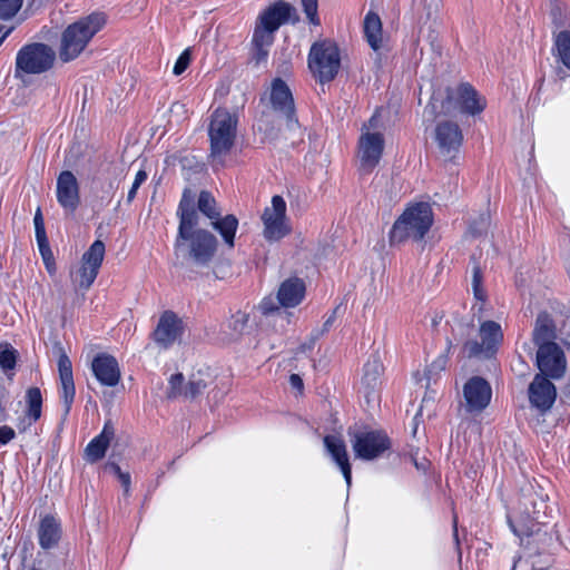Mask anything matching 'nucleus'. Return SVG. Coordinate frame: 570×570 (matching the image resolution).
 Returning a JSON list of instances; mask_svg holds the SVG:
<instances>
[{
  "label": "nucleus",
  "mask_w": 570,
  "mask_h": 570,
  "mask_svg": "<svg viewBox=\"0 0 570 570\" xmlns=\"http://www.w3.org/2000/svg\"><path fill=\"white\" fill-rule=\"evenodd\" d=\"M177 216L179 225L174 244L175 255L189 266L209 267L216 256L218 242L214 234L197 227L199 215L187 189L179 202Z\"/></svg>",
  "instance_id": "obj_1"
},
{
  "label": "nucleus",
  "mask_w": 570,
  "mask_h": 570,
  "mask_svg": "<svg viewBox=\"0 0 570 570\" xmlns=\"http://www.w3.org/2000/svg\"><path fill=\"white\" fill-rule=\"evenodd\" d=\"M294 11L289 3L278 1L258 16L252 37V60L257 66L267 61L275 32L282 24L289 21Z\"/></svg>",
  "instance_id": "obj_2"
},
{
  "label": "nucleus",
  "mask_w": 570,
  "mask_h": 570,
  "mask_svg": "<svg viewBox=\"0 0 570 570\" xmlns=\"http://www.w3.org/2000/svg\"><path fill=\"white\" fill-rule=\"evenodd\" d=\"M105 24L106 17L101 12H94L69 24L61 35L59 46L60 60L69 62L78 58Z\"/></svg>",
  "instance_id": "obj_3"
},
{
  "label": "nucleus",
  "mask_w": 570,
  "mask_h": 570,
  "mask_svg": "<svg viewBox=\"0 0 570 570\" xmlns=\"http://www.w3.org/2000/svg\"><path fill=\"white\" fill-rule=\"evenodd\" d=\"M238 119L227 109L218 108L210 117L208 137L210 141V159L214 167H223L225 158L232 150L236 139Z\"/></svg>",
  "instance_id": "obj_4"
},
{
  "label": "nucleus",
  "mask_w": 570,
  "mask_h": 570,
  "mask_svg": "<svg viewBox=\"0 0 570 570\" xmlns=\"http://www.w3.org/2000/svg\"><path fill=\"white\" fill-rule=\"evenodd\" d=\"M433 224L432 208L426 203H417L407 207L395 220L390 232L391 243H403L407 239L421 240Z\"/></svg>",
  "instance_id": "obj_5"
},
{
  "label": "nucleus",
  "mask_w": 570,
  "mask_h": 570,
  "mask_svg": "<svg viewBox=\"0 0 570 570\" xmlns=\"http://www.w3.org/2000/svg\"><path fill=\"white\" fill-rule=\"evenodd\" d=\"M307 65L318 82L332 81L341 68V52L336 42L330 39L314 42L308 52Z\"/></svg>",
  "instance_id": "obj_6"
},
{
  "label": "nucleus",
  "mask_w": 570,
  "mask_h": 570,
  "mask_svg": "<svg viewBox=\"0 0 570 570\" xmlns=\"http://www.w3.org/2000/svg\"><path fill=\"white\" fill-rule=\"evenodd\" d=\"M379 115L375 112L361 129L357 145V157L360 169L364 174L373 171L379 165L384 150V136L382 132L373 131L379 127Z\"/></svg>",
  "instance_id": "obj_7"
},
{
  "label": "nucleus",
  "mask_w": 570,
  "mask_h": 570,
  "mask_svg": "<svg viewBox=\"0 0 570 570\" xmlns=\"http://www.w3.org/2000/svg\"><path fill=\"white\" fill-rule=\"evenodd\" d=\"M56 60V52L45 43H31L22 47L16 58V77L22 73L39 75L48 71Z\"/></svg>",
  "instance_id": "obj_8"
},
{
  "label": "nucleus",
  "mask_w": 570,
  "mask_h": 570,
  "mask_svg": "<svg viewBox=\"0 0 570 570\" xmlns=\"http://www.w3.org/2000/svg\"><path fill=\"white\" fill-rule=\"evenodd\" d=\"M261 219L263 223V237L267 242H279L292 232V226L286 215V202L279 195L272 197L271 206L265 207Z\"/></svg>",
  "instance_id": "obj_9"
},
{
  "label": "nucleus",
  "mask_w": 570,
  "mask_h": 570,
  "mask_svg": "<svg viewBox=\"0 0 570 570\" xmlns=\"http://www.w3.org/2000/svg\"><path fill=\"white\" fill-rule=\"evenodd\" d=\"M480 341L466 340L462 346V354L469 358H489L498 350L503 340L502 328L494 321H484L479 328Z\"/></svg>",
  "instance_id": "obj_10"
},
{
  "label": "nucleus",
  "mask_w": 570,
  "mask_h": 570,
  "mask_svg": "<svg viewBox=\"0 0 570 570\" xmlns=\"http://www.w3.org/2000/svg\"><path fill=\"white\" fill-rule=\"evenodd\" d=\"M355 458L372 461L382 456L391 448V440L381 430L348 431Z\"/></svg>",
  "instance_id": "obj_11"
},
{
  "label": "nucleus",
  "mask_w": 570,
  "mask_h": 570,
  "mask_svg": "<svg viewBox=\"0 0 570 570\" xmlns=\"http://www.w3.org/2000/svg\"><path fill=\"white\" fill-rule=\"evenodd\" d=\"M197 208V213L200 212L210 219L213 228L220 234L225 244L229 247H234L235 234L238 227V219L236 216L226 215L225 217H220V213L216 206V200L207 190L200 191Z\"/></svg>",
  "instance_id": "obj_12"
},
{
  "label": "nucleus",
  "mask_w": 570,
  "mask_h": 570,
  "mask_svg": "<svg viewBox=\"0 0 570 570\" xmlns=\"http://www.w3.org/2000/svg\"><path fill=\"white\" fill-rule=\"evenodd\" d=\"M455 102L459 109L463 114L475 116L481 114L487 107V100L482 97L470 83H461L455 92L448 89V96L445 101L442 104V112L444 115L452 114V104Z\"/></svg>",
  "instance_id": "obj_13"
},
{
  "label": "nucleus",
  "mask_w": 570,
  "mask_h": 570,
  "mask_svg": "<svg viewBox=\"0 0 570 570\" xmlns=\"http://www.w3.org/2000/svg\"><path fill=\"white\" fill-rule=\"evenodd\" d=\"M105 244L101 240H95L87 252L82 255L81 266L79 267L73 282L81 289H88L95 282L99 268L105 257Z\"/></svg>",
  "instance_id": "obj_14"
},
{
  "label": "nucleus",
  "mask_w": 570,
  "mask_h": 570,
  "mask_svg": "<svg viewBox=\"0 0 570 570\" xmlns=\"http://www.w3.org/2000/svg\"><path fill=\"white\" fill-rule=\"evenodd\" d=\"M537 364L541 375L560 379L566 371V357L558 344L542 345L537 352Z\"/></svg>",
  "instance_id": "obj_15"
},
{
  "label": "nucleus",
  "mask_w": 570,
  "mask_h": 570,
  "mask_svg": "<svg viewBox=\"0 0 570 570\" xmlns=\"http://www.w3.org/2000/svg\"><path fill=\"white\" fill-rule=\"evenodd\" d=\"M491 396V386L483 377L473 376L463 386V397L468 412H481L489 405Z\"/></svg>",
  "instance_id": "obj_16"
},
{
  "label": "nucleus",
  "mask_w": 570,
  "mask_h": 570,
  "mask_svg": "<svg viewBox=\"0 0 570 570\" xmlns=\"http://www.w3.org/2000/svg\"><path fill=\"white\" fill-rule=\"evenodd\" d=\"M57 202L68 214H73L80 204L79 184L70 170H63L57 178Z\"/></svg>",
  "instance_id": "obj_17"
},
{
  "label": "nucleus",
  "mask_w": 570,
  "mask_h": 570,
  "mask_svg": "<svg viewBox=\"0 0 570 570\" xmlns=\"http://www.w3.org/2000/svg\"><path fill=\"white\" fill-rule=\"evenodd\" d=\"M528 395L531 406L544 413L552 407L557 390L548 377L537 374L529 385Z\"/></svg>",
  "instance_id": "obj_18"
},
{
  "label": "nucleus",
  "mask_w": 570,
  "mask_h": 570,
  "mask_svg": "<svg viewBox=\"0 0 570 570\" xmlns=\"http://www.w3.org/2000/svg\"><path fill=\"white\" fill-rule=\"evenodd\" d=\"M435 141L444 157L453 158L463 141L462 130L454 121H441L435 127Z\"/></svg>",
  "instance_id": "obj_19"
},
{
  "label": "nucleus",
  "mask_w": 570,
  "mask_h": 570,
  "mask_svg": "<svg viewBox=\"0 0 570 570\" xmlns=\"http://www.w3.org/2000/svg\"><path fill=\"white\" fill-rule=\"evenodd\" d=\"M183 332V321L174 312L166 311L159 317L153 336L158 345L167 348L180 338Z\"/></svg>",
  "instance_id": "obj_20"
},
{
  "label": "nucleus",
  "mask_w": 570,
  "mask_h": 570,
  "mask_svg": "<svg viewBox=\"0 0 570 570\" xmlns=\"http://www.w3.org/2000/svg\"><path fill=\"white\" fill-rule=\"evenodd\" d=\"M271 104L273 109L285 118L288 126L297 122L292 91L279 78L272 82Z\"/></svg>",
  "instance_id": "obj_21"
},
{
  "label": "nucleus",
  "mask_w": 570,
  "mask_h": 570,
  "mask_svg": "<svg viewBox=\"0 0 570 570\" xmlns=\"http://www.w3.org/2000/svg\"><path fill=\"white\" fill-rule=\"evenodd\" d=\"M207 387V383L199 375H191L185 383L184 375L177 373L170 376L167 396L169 399L185 397L193 400L200 395Z\"/></svg>",
  "instance_id": "obj_22"
},
{
  "label": "nucleus",
  "mask_w": 570,
  "mask_h": 570,
  "mask_svg": "<svg viewBox=\"0 0 570 570\" xmlns=\"http://www.w3.org/2000/svg\"><path fill=\"white\" fill-rule=\"evenodd\" d=\"M91 370L105 386H116L120 381V368L117 360L109 354L100 353L91 362Z\"/></svg>",
  "instance_id": "obj_23"
},
{
  "label": "nucleus",
  "mask_w": 570,
  "mask_h": 570,
  "mask_svg": "<svg viewBox=\"0 0 570 570\" xmlns=\"http://www.w3.org/2000/svg\"><path fill=\"white\" fill-rule=\"evenodd\" d=\"M58 371L60 377V397L63 404V414L67 416L75 400L76 389L71 361L65 353H61L58 358Z\"/></svg>",
  "instance_id": "obj_24"
},
{
  "label": "nucleus",
  "mask_w": 570,
  "mask_h": 570,
  "mask_svg": "<svg viewBox=\"0 0 570 570\" xmlns=\"http://www.w3.org/2000/svg\"><path fill=\"white\" fill-rule=\"evenodd\" d=\"M324 445L332 460L340 468L347 487L352 483V468L348 461V454L345 442L336 435H326L324 438Z\"/></svg>",
  "instance_id": "obj_25"
},
{
  "label": "nucleus",
  "mask_w": 570,
  "mask_h": 570,
  "mask_svg": "<svg viewBox=\"0 0 570 570\" xmlns=\"http://www.w3.org/2000/svg\"><path fill=\"white\" fill-rule=\"evenodd\" d=\"M305 283L298 277L285 279L278 288L277 302L283 307H295L305 296Z\"/></svg>",
  "instance_id": "obj_26"
},
{
  "label": "nucleus",
  "mask_w": 570,
  "mask_h": 570,
  "mask_svg": "<svg viewBox=\"0 0 570 570\" xmlns=\"http://www.w3.org/2000/svg\"><path fill=\"white\" fill-rule=\"evenodd\" d=\"M115 438V428L110 420L105 422L102 431L95 436L85 449V458L88 462H97L101 460L106 451Z\"/></svg>",
  "instance_id": "obj_27"
},
{
  "label": "nucleus",
  "mask_w": 570,
  "mask_h": 570,
  "mask_svg": "<svg viewBox=\"0 0 570 570\" xmlns=\"http://www.w3.org/2000/svg\"><path fill=\"white\" fill-rule=\"evenodd\" d=\"M532 336L538 348L542 345L557 344L554 340L559 338V331L557 332L556 324L547 312L537 316Z\"/></svg>",
  "instance_id": "obj_28"
},
{
  "label": "nucleus",
  "mask_w": 570,
  "mask_h": 570,
  "mask_svg": "<svg viewBox=\"0 0 570 570\" xmlns=\"http://www.w3.org/2000/svg\"><path fill=\"white\" fill-rule=\"evenodd\" d=\"M60 537V522L52 515L42 518L38 530L40 547L46 550L51 549L58 544Z\"/></svg>",
  "instance_id": "obj_29"
},
{
  "label": "nucleus",
  "mask_w": 570,
  "mask_h": 570,
  "mask_svg": "<svg viewBox=\"0 0 570 570\" xmlns=\"http://www.w3.org/2000/svg\"><path fill=\"white\" fill-rule=\"evenodd\" d=\"M364 36L374 51H377L382 47V22L376 13L368 12L365 16Z\"/></svg>",
  "instance_id": "obj_30"
},
{
  "label": "nucleus",
  "mask_w": 570,
  "mask_h": 570,
  "mask_svg": "<svg viewBox=\"0 0 570 570\" xmlns=\"http://www.w3.org/2000/svg\"><path fill=\"white\" fill-rule=\"evenodd\" d=\"M26 417L29 421V425L37 422L41 416L42 395L39 387H30L26 392Z\"/></svg>",
  "instance_id": "obj_31"
},
{
  "label": "nucleus",
  "mask_w": 570,
  "mask_h": 570,
  "mask_svg": "<svg viewBox=\"0 0 570 570\" xmlns=\"http://www.w3.org/2000/svg\"><path fill=\"white\" fill-rule=\"evenodd\" d=\"M364 374H363V383L370 387L374 389L379 380L383 373V365L377 356H372L365 364H364Z\"/></svg>",
  "instance_id": "obj_32"
},
{
  "label": "nucleus",
  "mask_w": 570,
  "mask_h": 570,
  "mask_svg": "<svg viewBox=\"0 0 570 570\" xmlns=\"http://www.w3.org/2000/svg\"><path fill=\"white\" fill-rule=\"evenodd\" d=\"M554 46L561 62L570 70V30L554 32Z\"/></svg>",
  "instance_id": "obj_33"
},
{
  "label": "nucleus",
  "mask_w": 570,
  "mask_h": 570,
  "mask_svg": "<svg viewBox=\"0 0 570 570\" xmlns=\"http://www.w3.org/2000/svg\"><path fill=\"white\" fill-rule=\"evenodd\" d=\"M550 17L557 29L570 27V9L567 4L559 1L552 3Z\"/></svg>",
  "instance_id": "obj_34"
},
{
  "label": "nucleus",
  "mask_w": 570,
  "mask_h": 570,
  "mask_svg": "<svg viewBox=\"0 0 570 570\" xmlns=\"http://www.w3.org/2000/svg\"><path fill=\"white\" fill-rule=\"evenodd\" d=\"M17 363V351L8 343L0 344V367L3 371L13 370Z\"/></svg>",
  "instance_id": "obj_35"
},
{
  "label": "nucleus",
  "mask_w": 570,
  "mask_h": 570,
  "mask_svg": "<svg viewBox=\"0 0 570 570\" xmlns=\"http://www.w3.org/2000/svg\"><path fill=\"white\" fill-rule=\"evenodd\" d=\"M247 324V316L245 313L237 312L234 314L227 323V327L232 331L228 334V340H236L245 330Z\"/></svg>",
  "instance_id": "obj_36"
},
{
  "label": "nucleus",
  "mask_w": 570,
  "mask_h": 570,
  "mask_svg": "<svg viewBox=\"0 0 570 570\" xmlns=\"http://www.w3.org/2000/svg\"><path fill=\"white\" fill-rule=\"evenodd\" d=\"M483 275L479 266H474L472 271V291L476 301L483 303L487 299V292L483 288Z\"/></svg>",
  "instance_id": "obj_37"
},
{
  "label": "nucleus",
  "mask_w": 570,
  "mask_h": 570,
  "mask_svg": "<svg viewBox=\"0 0 570 570\" xmlns=\"http://www.w3.org/2000/svg\"><path fill=\"white\" fill-rule=\"evenodd\" d=\"M43 263L50 274L56 272L55 259L49 246L48 238L37 242Z\"/></svg>",
  "instance_id": "obj_38"
},
{
  "label": "nucleus",
  "mask_w": 570,
  "mask_h": 570,
  "mask_svg": "<svg viewBox=\"0 0 570 570\" xmlns=\"http://www.w3.org/2000/svg\"><path fill=\"white\" fill-rule=\"evenodd\" d=\"M22 0H0V19L12 18L21 8Z\"/></svg>",
  "instance_id": "obj_39"
},
{
  "label": "nucleus",
  "mask_w": 570,
  "mask_h": 570,
  "mask_svg": "<svg viewBox=\"0 0 570 570\" xmlns=\"http://www.w3.org/2000/svg\"><path fill=\"white\" fill-rule=\"evenodd\" d=\"M302 8L305 12L309 23L318 26L321 23L317 14V0H302Z\"/></svg>",
  "instance_id": "obj_40"
},
{
  "label": "nucleus",
  "mask_w": 570,
  "mask_h": 570,
  "mask_svg": "<svg viewBox=\"0 0 570 570\" xmlns=\"http://www.w3.org/2000/svg\"><path fill=\"white\" fill-rule=\"evenodd\" d=\"M489 225H490V215L488 213H482L479 216L478 220L472 222L470 224V232L474 236H480V235H482L483 233L487 232Z\"/></svg>",
  "instance_id": "obj_41"
},
{
  "label": "nucleus",
  "mask_w": 570,
  "mask_h": 570,
  "mask_svg": "<svg viewBox=\"0 0 570 570\" xmlns=\"http://www.w3.org/2000/svg\"><path fill=\"white\" fill-rule=\"evenodd\" d=\"M191 61V53L189 49H185L180 56L177 58L174 68L173 73L176 76H180L189 66Z\"/></svg>",
  "instance_id": "obj_42"
},
{
  "label": "nucleus",
  "mask_w": 570,
  "mask_h": 570,
  "mask_svg": "<svg viewBox=\"0 0 570 570\" xmlns=\"http://www.w3.org/2000/svg\"><path fill=\"white\" fill-rule=\"evenodd\" d=\"M547 505L544 503L543 500H541L539 503L538 502H534L533 503V509L532 511H528V513L530 514L531 519L537 523V524H544L547 521H546V518H547Z\"/></svg>",
  "instance_id": "obj_43"
},
{
  "label": "nucleus",
  "mask_w": 570,
  "mask_h": 570,
  "mask_svg": "<svg viewBox=\"0 0 570 570\" xmlns=\"http://www.w3.org/2000/svg\"><path fill=\"white\" fill-rule=\"evenodd\" d=\"M147 177H148L147 173L142 169H140L136 173L135 180H134L131 188L129 189L128 195H127L128 204H130L135 199L137 190L147 180Z\"/></svg>",
  "instance_id": "obj_44"
},
{
  "label": "nucleus",
  "mask_w": 570,
  "mask_h": 570,
  "mask_svg": "<svg viewBox=\"0 0 570 570\" xmlns=\"http://www.w3.org/2000/svg\"><path fill=\"white\" fill-rule=\"evenodd\" d=\"M33 224H35V232H36V239H37V242L41 240V239L42 240L46 239L47 238V234H46L43 217H42V213H41L40 208H38L36 210L35 218H33Z\"/></svg>",
  "instance_id": "obj_45"
},
{
  "label": "nucleus",
  "mask_w": 570,
  "mask_h": 570,
  "mask_svg": "<svg viewBox=\"0 0 570 570\" xmlns=\"http://www.w3.org/2000/svg\"><path fill=\"white\" fill-rule=\"evenodd\" d=\"M259 309L262 311L263 314H269L275 311H278V306L276 304V301L269 296V297H265L261 302Z\"/></svg>",
  "instance_id": "obj_46"
},
{
  "label": "nucleus",
  "mask_w": 570,
  "mask_h": 570,
  "mask_svg": "<svg viewBox=\"0 0 570 570\" xmlns=\"http://www.w3.org/2000/svg\"><path fill=\"white\" fill-rule=\"evenodd\" d=\"M559 340L570 346V320L563 322L562 326L559 328Z\"/></svg>",
  "instance_id": "obj_47"
},
{
  "label": "nucleus",
  "mask_w": 570,
  "mask_h": 570,
  "mask_svg": "<svg viewBox=\"0 0 570 570\" xmlns=\"http://www.w3.org/2000/svg\"><path fill=\"white\" fill-rule=\"evenodd\" d=\"M448 358L444 355H440L435 361L431 363V365L428 368V373L432 374L438 371H443L446 366Z\"/></svg>",
  "instance_id": "obj_48"
},
{
  "label": "nucleus",
  "mask_w": 570,
  "mask_h": 570,
  "mask_svg": "<svg viewBox=\"0 0 570 570\" xmlns=\"http://www.w3.org/2000/svg\"><path fill=\"white\" fill-rule=\"evenodd\" d=\"M16 433L14 430L8 425L0 426V444H7L9 443L13 438Z\"/></svg>",
  "instance_id": "obj_49"
},
{
  "label": "nucleus",
  "mask_w": 570,
  "mask_h": 570,
  "mask_svg": "<svg viewBox=\"0 0 570 570\" xmlns=\"http://www.w3.org/2000/svg\"><path fill=\"white\" fill-rule=\"evenodd\" d=\"M117 471H118L121 484L125 489V493L127 494L129 492L130 475L128 473H122L119 468H117Z\"/></svg>",
  "instance_id": "obj_50"
},
{
  "label": "nucleus",
  "mask_w": 570,
  "mask_h": 570,
  "mask_svg": "<svg viewBox=\"0 0 570 570\" xmlns=\"http://www.w3.org/2000/svg\"><path fill=\"white\" fill-rule=\"evenodd\" d=\"M289 383L294 389L302 390L303 389V380L297 374H292L289 376Z\"/></svg>",
  "instance_id": "obj_51"
},
{
  "label": "nucleus",
  "mask_w": 570,
  "mask_h": 570,
  "mask_svg": "<svg viewBox=\"0 0 570 570\" xmlns=\"http://www.w3.org/2000/svg\"><path fill=\"white\" fill-rule=\"evenodd\" d=\"M334 320H335V315L334 313L324 322V325H323V331H328L331 328V326L333 325L334 323Z\"/></svg>",
  "instance_id": "obj_52"
},
{
  "label": "nucleus",
  "mask_w": 570,
  "mask_h": 570,
  "mask_svg": "<svg viewBox=\"0 0 570 570\" xmlns=\"http://www.w3.org/2000/svg\"><path fill=\"white\" fill-rule=\"evenodd\" d=\"M563 399H564V402L570 405V381L568 382V384L564 387Z\"/></svg>",
  "instance_id": "obj_53"
},
{
  "label": "nucleus",
  "mask_w": 570,
  "mask_h": 570,
  "mask_svg": "<svg viewBox=\"0 0 570 570\" xmlns=\"http://www.w3.org/2000/svg\"><path fill=\"white\" fill-rule=\"evenodd\" d=\"M512 530H513V532H514L515 534H518V535H521V534L531 535V534H533L534 532H537V531H538V530H534L533 528H530V529H528L527 531H524V532H521V533H520V532H518V530H517L515 528H513V527H512Z\"/></svg>",
  "instance_id": "obj_54"
},
{
  "label": "nucleus",
  "mask_w": 570,
  "mask_h": 570,
  "mask_svg": "<svg viewBox=\"0 0 570 570\" xmlns=\"http://www.w3.org/2000/svg\"><path fill=\"white\" fill-rule=\"evenodd\" d=\"M10 31H11V30L9 29V30H7V31L2 35V37L0 38V45H1V43H2V41L6 39V37L10 33Z\"/></svg>",
  "instance_id": "obj_55"
}]
</instances>
